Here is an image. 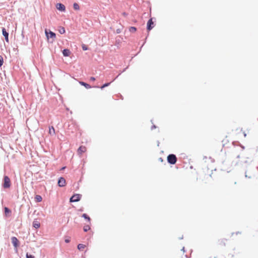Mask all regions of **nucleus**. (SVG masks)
Masks as SVG:
<instances>
[{
    "label": "nucleus",
    "mask_w": 258,
    "mask_h": 258,
    "mask_svg": "<svg viewBox=\"0 0 258 258\" xmlns=\"http://www.w3.org/2000/svg\"><path fill=\"white\" fill-rule=\"evenodd\" d=\"M123 15L124 16H126V15H127V14L125 12H124V13H123Z\"/></svg>",
    "instance_id": "c9c22d12"
},
{
    "label": "nucleus",
    "mask_w": 258,
    "mask_h": 258,
    "mask_svg": "<svg viewBox=\"0 0 258 258\" xmlns=\"http://www.w3.org/2000/svg\"><path fill=\"white\" fill-rule=\"evenodd\" d=\"M86 150V147L83 146H81L78 149L77 152L78 154H82Z\"/></svg>",
    "instance_id": "ddd939ff"
},
{
    "label": "nucleus",
    "mask_w": 258,
    "mask_h": 258,
    "mask_svg": "<svg viewBox=\"0 0 258 258\" xmlns=\"http://www.w3.org/2000/svg\"><path fill=\"white\" fill-rule=\"evenodd\" d=\"M11 182L10 178L8 176L4 175L2 183L3 187L5 189L9 188L11 187Z\"/></svg>",
    "instance_id": "f257e3e1"
},
{
    "label": "nucleus",
    "mask_w": 258,
    "mask_h": 258,
    "mask_svg": "<svg viewBox=\"0 0 258 258\" xmlns=\"http://www.w3.org/2000/svg\"><path fill=\"white\" fill-rule=\"evenodd\" d=\"M3 35L4 36L5 40L7 42H9V32L7 31L6 29L4 27H2V29Z\"/></svg>",
    "instance_id": "6e6552de"
},
{
    "label": "nucleus",
    "mask_w": 258,
    "mask_h": 258,
    "mask_svg": "<svg viewBox=\"0 0 258 258\" xmlns=\"http://www.w3.org/2000/svg\"><path fill=\"white\" fill-rule=\"evenodd\" d=\"M26 258H35V256L32 254H30L28 252H27L26 254Z\"/></svg>",
    "instance_id": "a878e982"
},
{
    "label": "nucleus",
    "mask_w": 258,
    "mask_h": 258,
    "mask_svg": "<svg viewBox=\"0 0 258 258\" xmlns=\"http://www.w3.org/2000/svg\"><path fill=\"white\" fill-rule=\"evenodd\" d=\"M32 226L33 227L35 228V229H38L40 227V222L37 220V219H35L32 223Z\"/></svg>",
    "instance_id": "f8f14e48"
},
{
    "label": "nucleus",
    "mask_w": 258,
    "mask_h": 258,
    "mask_svg": "<svg viewBox=\"0 0 258 258\" xmlns=\"http://www.w3.org/2000/svg\"><path fill=\"white\" fill-rule=\"evenodd\" d=\"M116 33L119 34L121 33V29H117L116 31Z\"/></svg>",
    "instance_id": "c85d7f7f"
},
{
    "label": "nucleus",
    "mask_w": 258,
    "mask_h": 258,
    "mask_svg": "<svg viewBox=\"0 0 258 258\" xmlns=\"http://www.w3.org/2000/svg\"><path fill=\"white\" fill-rule=\"evenodd\" d=\"M156 127H157L156 125H155L153 124V125L151 126V130H153V129L156 128Z\"/></svg>",
    "instance_id": "7c9ffc66"
},
{
    "label": "nucleus",
    "mask_w": 258,
    "mask_h": 258,
    "mask_svg": "<svg viewBox=\"0 0 258 258\" xmlns=\"http://www.w3.org/2000/svg\"><path fill=\"white\" fill-rule=\"evenodd\" d=\"M159 160L161 162L163 161V159L161 157L159 158Z\"/></svg>",
    "instance_id": "473e14b6"
},
{
    "label": "nucleus",
    "mask_w": 258,
    "mask_h": 258,
    "mask_svg": "<svg viewBox=\"0 0 258 258\" xmlns=\"http://www.w3.org/2000/svg\"><path fill=\"white\" fill-rule=\"evenodd\" d=\"M57 185L59 187H62L66 186V181L64 177H60L58 179Z\"/></svg>",
    "instance_id": "0eeeda50"
},
{
    "label": "nucleus",
    "mask_w": 258,
    "mask_h": 258,
    "mask_svg": "<svg viewBox=\"0 0 258 258\" xmlns=\"http://www.w3.org/2000/svg\"><path fill=\"white\" fill-rule=\"evenodd\" d=\"M78 211H80V212H83V208H81Z\"/></svg>",
    "instance_id": "2f4dec72"
},
{
    "label": "nucleus",
    "mask_w": 258,
    "mask_h": 258,
    "mask_svg": "<svg viewBox=\"0 0 258 258\" xmlns=\"http://www.w3.org/2000/svg\"><path fill=\"white\" fill-rule=\"evenodd\" d=\"M95 80H96V78L94 77H91L90 78V80L91 81H95Z\"/></svg>",
    "instance_id": "cd10ccee"
},
{
    "label": "nucleus",
    "mask_w": 258,
    "mask_h": 258,
    "mask_svg": "<svg viewBox=\"0 0 258 258\" xmlns=\"http://www.w3.org/2000/svg\"><path fill=\"white\" fill-rule=\"evenodd\" d=\"M85 247L86 245L82 243H79L77 246V248L79 250H82L85 248Z\"/></svg>",
    "instance_id": "aec40b11"
},
{
    "label": "nucleus",
    "mask_w": 258,
    "mask_h": 258,
    "mask_svg": "<svg viewBox=\"0 0 258 258\" xmlns=\"http://www.w3.org/2000/svg\"><path fill=\"white\" fill-rule=\"evenodd\" d=\"M82 195L79 194H74L70 199V202H77L80 201Z\"/></svg>",
    "instance_id": "20e7f679"
},
{
    "label": "nucleus",
    "mask_w": 258,
    "mask_h": 258,
    "mask_svg": "<svg viewBox=\"0 0 258 258\" xmlns=\"http://www.w3.org/2000/svg\"><path fill=\"white\" fill-rule=\"evenodd\" d=\"M11 242H12V243L14 247V249L15 250L16 252H17L18 251V247H19L20 246V241L19 240H18V239L15 237V236H13L11 238Z\"/></svg>",
    "instance_id": "7ed1b4c3"
},
{
    "label": "nucleus",
    "mask_w": 258,
    "mask_h": 258,
    "mask_svg": "<svg viewBox=\"0 0 258 258\" xmlns=\"http://www.w3.org/2000/svg\"><path fill=\"white\" fill-rule=\"evenodd\" d=\"M126 69H127V68H126L124 69L122 72H124V71L126 70Z\"/></svg>",
    "instance_id": "4c0bfd02"
},
{
    "label": "nucleus",
    "mask_w": 258,
    "mask_h": 258,
    "mask_svg": "<svg viewBox=\"0 0 258 258\" xmlns=\"http://www.w3.org/2000/svg\"><path fill=\"white\" fill-rule=\"evenodd\" d=\"M155 26L154 22L153 21V18H151L147 22V30L148 31H151Z\"/></svg>",
    "instance_id": "423d86ee"
},
{
    "label": "nucleus",
    "mask_w": 258,
    "mask_h": 258,
    "mask_svg": "<svg viewBox=\"0 0 258 258\" xmlns=\"http://www.w3.org/2000/svg\"><path fill=\"white\" fill-rule=\"evenodd\" d=\"M82 218H84L86 220H87L88 222H91V218L86 213L83 214L81 216Z\"/></svg>",
    "instance_id": "f3484780"
},
{
    "label": "nucleus",
    "mask_w": 258,
    "mask_h": 258,
    "mask_svg": "<svg viewBox=\"0 0 258 258\" xmlns=\"http://www.w3.org/2000/svg\"><path fill=\"white\" fill-rule=\"evenodd\" d=\"M122 38L120 36H118L116 37L115 40V45H119L121 43Z\"/></svg>",
    "instance_id": "a211bd4d"
},
{
    "label": "nucleus",
    "mask_w": 258,
    "mask_h": 258,
    "mask_svg": "<svg viewBox=\"0 0 258 258\" xmlns=\"http://www.w3.org/2000/svg\"><path fill=\"white\" fill-rule=\"evenodd\" d=\"M79 83L82 86L85 87L86 89H90L93 87L91 85H90L89 84H88L85 82H83V81H80V82H79Z\"/></svg>",
    "instance_id": "2eb2a0df"
},
{
    "label": "nucleus",
    "mask_w": 258,
    "mask_h": 258,
    "mask_svg": "<svg viewBox=\"0 0 258 258\" xmlns=\"http://www.w3.org/2000/svg\"><path fill=\"white\" fill-rule=\"evenodd\" d=\"M236 158H240V155H237V157H236Z\"/></svg>",
    "instance_id": "ea45409f"
},
{
    "label": "nucleus",
    "mask_w": 258,
    "mask_h": 258,
    "mask_svg": "<svg viewBox=\"0 0 258 258\" xmlns=\"http://www.w3.org/2000/svg\"><path fill=\"white\" fill-rule=\"evenodd\" d=\"M183 236H182L181 237H180L179 238V239H183Z\"/></svg>",
    "instance_id": "e433bc0d"
},
{
    "label": "nucleus",
    "mask_w": 258,
    "mask_h": 258,
    "mask_svg": "<svg viewBox=\"0 0 258 258\" xmlns=\"http://www.w3.org/2000/svg\"><path fill=\"white\" fill-rule=\"evenodd\" d=\"M241 148H242L243 149H244V146H242V145H241Z\"/></svg>",
    "instance_id": "58836bf2"
},
{
    "label": "nucleus",
    "mask_w": 258,
    "mask_h": 258,
    "mask_svg": "<svg viewBox=\"0 0 258 258\" xmlns=\"http://www.w3.org/2000/svg\"><path fill=\"white\" fill-rule=\"evenodd\" d=\"M56 8L58 11L61 12H64L66 11V7L63 4L60 3H57L56 5Z\"/></svg>",
    "instance_id": "1a4fd4ad"
},
{
    "label": "nucleus",
    "mask_w": 258,
    "mask_h": 258,
    "mask_svg": "<svg viewBox=\"0 0 258 258\" xmlns=\"http://www.w3.org/2000/svg\"><path fill=\"white\" fill-rule=\"evenodd\" d=\"M22 36L23 37H24V35H23V32H22Z\"/></svg>",
    "instance_id": "a19ab883"
},
{
    "label": "nucleus",
    "mask_w": 258,
    "mask_h": 258,
    "mask_svg": "<svg viewBox=\"0 0 258 258\" xmlns=\"http://www.w3.org/2000/svg\"><path fill=\"white\" fill-rule=\"evenodd\" d=\"M45 33L48 39H49V38L54 39L56 37V34L54 32L50 30H49V31H48V30L47 29H45Z\"/></svg>",
    "instance_id": "39448f33"
},
{
    "label": "nucleus",
    "mask_w": 258,
    "mask_h": 258,
    "mask_svg": "<svg viewBox=\"0 0 258 258\" xmlns=\"http://www.w3.org/2000/svg\"><path fill=\"white\" fill-rule=\"evenodd\" d=\"M70 241L71 240L70 239H65V240H64L65 242L67 243H69L70 242Z\"/></svg>",
    "instance_id": "c756f323"
},
{
    "label": "nucleus",
    "mask_w": 258,
    "mask_h": 258,
    "mask_svg": "<svg viewBox=\"0 0 258 258\" xmlns=\"http://www.w3.org/2000/svg\"><path fill=\"white\" fill-rule=\"evenodd\" d=\"M35 201L36 203H40L42 201V198L40 195H37L35 196Z\"/></svg>",
    "instance_id": "dca6fc26"
},
{
    "label": "nucleus",
    "mask_w": 258,
    "mask_h": 258,
    "mask_svg": "<svg viewBox=\"0 0 258 258\" xmlns=\"http://www.w3.org/2000/svg\"><path fill=\"white\" fill-rule=\"evenodd\" d=\"M4 63V59L2 55H0V67H1Z\"/></svg>",
    "instance_id": "bb28decb"
},
{
    "label": "nucleus",
    "mask_w": 258,
    "mask_h": 258,
    "mask_svg": "<svg viewBox=\"0 0 258 258\" xmlns=\"http://www.w3.org/2000/svg\"><path fill=\"white\" fill-rule=\"evenodd\" d=\"M120 74H119L117 76H116V77H115V79H117V78H118V76Z\"/></svg>",
    "instance_id": "49530a36"
},
{
    "label": "nucleus",
    "mask_w": 258,
    "mask_h": 258,
    "mask_svg": "<svg viewBox=\"0 0 258 258\" xmlns=\"http://www.w3.org/2000/svg\"><path fill=\"white\" fill-rule=\"evenodd\" d=\"M82 49L84 51H86V50H87L89 49V47H88V46L85 44H82Z\"/></svg>",
    "instance_id": "393cba45"
},
{
    "label": "nucleus",
    "mask_w": 258,
    "mask_h": 258,
    "mask_svg": "<svg viewBox=\"0 0 258 258\" xmlns=\"http://www.w3.org/2000/svg\"><path fill=\"white\" fill-rule=\"evenodd\" d=\"M115 79H113L111 82L105 83L104 84H103L101 87H99L98 86H93V88H100L101 89H103L104 88L109 86L111 83L113 82L115 80Z\"/></svg>",
    "instance_id": "9d476101"
},
{
    "label": "nucleus",
    "mask_w": 258,
    "mask_h": 258,
    "mask_svg": "<svg viewBox=\"0 0 258 258\" xmlns=\"http://www.w3.org/2000/svg\"><path fill=\"white\" fill-rule=\"evenodd\" d=\"M62 54L65 57L69 56L71 53L70 49L68 48H64L62 51Z\"/></svg>",
    "instance_id": "9b49d317"
},
{
    "label": "nucleus",
    "mask_w": 258,
    "mask_h": 258,
    "mask_svg": "<svg viewBox=\"0 0 258 258\" xmlns=\"http://www.w3.org/2000/svg\"><path fill=\"white\" fill-rule=\"evenodd\" d=\"M58 31L60 34H63L66 32L65 28L63 27L60 26L59 27Z\"/></svg>",
    "instance_id": "412c9836"
},
{
    "label": "nucleus",
    "mask_w": 258,
    "mask_h": 258,
    "mask_svg": "<svg viewBox=\"0 0 258 258\" xmlns=\"http://www.w3.org/2000/svg\"><path fill=\"white\" fill-rule=\"evenodd\" d=\"M49 134L50 135H55V129L52 126L49 127Z\"/></svg>",
    "instance_id": "6ab92c4d"
},
{
    "label": "nucleus",
    "mask_w": 258,
    "mask_h": 258,
    "mask_svg": "<svg viewBox=\"0 0 258 258\" xmlns=\"http://www.w3.org/2000/svg\"><path fill=\"white\" fill-rule=\"evenodd\" d=\"M239 233H240V232H237L236 233V234H239Z\"/></svg>",
    "instance_id": "37998d69"
},
{
    "label": "nucleus",
    "mask_w": 258,
    "mask_h": 258,
    "mask_svg": "<svg viewBox=\"0 0 258 258\" xmlns=\"http://www.w3.org/2000/svg\"><path fill=\"white\" fill-rule=\"evenodd\" d=\"M90 229L91 227L89 225H86L83 227V230L85 232L88 231Z\"/></svg>",
    "instance_id": "4be33fe9"
},
{
    "label": "nucleus",
    "mask_w": 258,
    "mask_h": 258,
    "mask_svg": "<svg viewBox=\"0 0 258 258\" xmlns=\"http://www.w3.org/2000/svg\"><path fill=\"white\" fill-rule=\"evenodd\" d=\"M129 31L131 33H134L137 31V28L134 26H132V27H130Z\"/></svg>",
    "instance_id": "b1692460"
},
{
    "label": "nucleus",
    "mask_w": 258,
    "mask_h": 258,
    "mask_svg": "<svg viewBox=\"0 0 258 258\" xmlns=\"http://www.w3.org/2000/svg\"><path fill=\"white\" fill-rule=\"evenodd\" d=\"M4 214L6 217H8L10 216V214L12 213L11 210L7 207H5L4 208Z\"/></svg>",
    "instance_id": "4468645a"
},
{
    "label": "nucleus",
    "mask_w": 258,
    "mask_h": 258,
    "mask_svg": "<svg viewBox=\"0 0 258 258\" xmlns=\"http://www.w3.org/2000/svg\"><path fill=\"white\" fill-rule=\"evenodd\" d=\"M167 160L169 164L174 165L177 161V158L175 154H170L167 157Z\"/></svg>",
    "instance_id": "f03ea898"
},
{
    "label": "nucleus",
    "mask_w": 258,
    "mask_h": 258,
    "mask_svg": "<svg viewBox=\"0 0 258 258\" xmlns=\"http://www.w3.org/2000/svg\"><path fill=\"white\" fill-rule=\"evenodd\" d=\"M120 74H119L117 76H116V77H115V79H117V78H118V76Z\"/></svg>",
    "instance_id": "a18cd8bd"
},
{
    "label": "nucleus",
    "mask_w": 258,
    "mask_h": 258,
    "mask_svg": "<svg viewBox=\"0 0 258 258\" xmlns=\"http://www.w3.org/2000/svg\"><path fill=\"white\" fill-rule=\"evenodd\" d=\"M214 258H215V257H214Z\"/></svg>",
    "instance_id": "09e8293b"
},
{
    "label": "nucleus",
    "mask_w": 258,
    "mask_h": 258,
    "mask_svg": "<svg viewBox=\"0 0 258 258\" xmlns=\"http://www.w3.org/2000/svg\"><path fill=\"white\" fill-rule=\"evenodd\" d=\"M160 144V142L159 141H157V146H159Z\"/></svg>",
    "instance_id": "f704fd0d"
},
{
    "label": "nucleus",
    "mask_w": 258,
    "mask_h": 258,
    "mask_svg": "<svg viewBox=\"0 0 258 258\" xmlns=\"http://www.w3.org/2000/svg\"><path fill=\"white\" fill-rule=\"evenodd\" d=\"M73 8L75 10H80V6L77 3H74L73 4Z\"/></svg>",
    "instance_id": "5701e85b"
},
{
    "label": "nucleus",
    "mask_w": 258,
    "mask_h": 258,
    "mask_svg": "<svg viewBox=\"0 0 258 258\" xmlns=\"http://www.w3.org/2000/svg\"><path fill=\"white\" fill-rule=\"evenodd\" d=\"M181 250H182L183 252H185V248L184 247H183Z\"/></svg>",
    "instance_id": "72a5a7b5"
},
{
    "label": "nucleus",
    "mask_w": 258,
    "mask_h": 258,
    "mask_svg": "<svg viewBox=\"0 0 258 258\" xmlns=\"http://www.w3.org/2000/svg\"><path fill=\"white\" fill-rule=\"evenodd\" d=\"M185 256L186 257H188V256H187V255H185Z\"/></svg>",
    "instance_id": "de8ad7c7"
},
{
    "label": "nucleus",
    "mask_w": 258,
    "mask_h": 258,
    "mask_svg": "<svg viewBox=\"0 0 258 258\" xmlns=\"http://www.w3.org/2000/svg\"><path fill=\"white\" fill-rule=\"evenodd\" d=\"M244 137H246V134L245 133H244Z\"/></svg>",
    "instance_id": "79ce46f5"
},
{
    "label": "nucleus",
    "mask_w": 258,
    "mask_h": 258,
    "mask_svg": "<svg viewBox=\"0 0 258 258\" xmlns=\"http://www.w3.org/2000/svg\"><path fill=\"white\" fill-rule=\"evenodd\" d=\"M120 97H121V99H123V98H122V95H120Z\"/></svg>",
    "instance_id": "c03bdc74"
}]
</instances>
